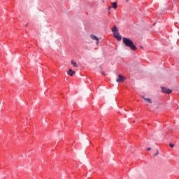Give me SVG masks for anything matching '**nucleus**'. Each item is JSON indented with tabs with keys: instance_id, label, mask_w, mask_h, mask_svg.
Returning a JSON list of instances; mask_svg holds the SVG:
<instances>
[{
	"instance_id": "nucleus-6",
	"label": "nucleus",
	"mask_w": 179,
	"mask_h": 179,
	"mask_svg": "<svg viewBox=\"0 0 179 179\" xmlns=\"http://www.w3.org/2000/svg\"><path fill=\"white\" fill-rule=\"evenodd\" d=\"M142 99H143V100H145V101H148V103L149 104H152V99H149V98H146L145 97V96H141Z\"/></svg>"
},
{
	"instance_id": "nucleus-4",
	"label": "nucleus",
	"mask_w": 179,
	"mask_h": 179,
	"mask_svg": "<svg viewBox=\"0 0 179 179\" xmlns=\"http://www.w3.org/2000/svg\"><path fill=\"white\" fill-rule=\"evenodd\" d=\"M162 93H167V94H170L171 93V92H173V91L169 88L162 87Z\"/></svg>"
},
{
	"instance_id": "nucleus-5",
	"label": "nucleus",
	"mask_w": 179,
	"mask_h": 179,
	"mask_svg": "<svg viewBox=\"0 0 179 179\" xmlns=\"http://www.w3.org/2000/svg\"><path fill=\"white\" fill-rule=\"evenodd\" d=\"M90 38H92V40H94L96 42V45H99V38L94 35H91L90 36Z\"/></svg>"
},
{
	"instance_id": "nucleus-8",
	"label": "nucleus",
	"mask_w": 179,
	"mask_h": 179,
	"mask_svg": "<svg viewBox=\"0 0 179 179\" xmlns=\"http://www.w3.org/2000/svg\"><path fill=\"white\" fill-rule=\"evenodd\" d=\"M67 73L69 75V76H72L75 73V71H73L72 69H69L67 71Z\"/></svg>"
},
{
	"instance_id": "nucleus-11",
	"label": "nucleus",
	"mask_w": 179,
	"mask_h": 179,
	"mask_svg": "<svg viewBox=\"0 0 179 179\" xmlns=\"http://www.w3.org/2000/svg\"><path fill=\"white\" fill-rule=\"evenodd\" d=\"M169 145L171 146V148H174V144L171 143Z\"/></svg>"
},
{
	"instance_id": "nucleus-2",
	"label": "nucleus",
	"mask_w": 179,
	"mask_h": 179,
	"mask_svg": "<svg viewBox=\"0 0 179 179\" xmlns=\"http://www.w3.org/2000/svg\"><path fill=\"white\" fill-rule=\"evenodd\" d=\"M112 32L115 38H117V41H121V40H122V37L120 35V33H118V28H117L116 26L113 27Z\"/></svg>"
},
{
	"instance_id": "nucleus-3",
	"label": "nucleus",
	"mask_w": 179,
	"mask_h": 179,
	"mask_svg": "<svg viewBox=\"0 0 179 179\" xmlns=\"http://www.w3.org/2000/svg\"><path fill=\"white\" fill-rule=\"evenodd\" d=\"M124 80H125V77H124L121 74H119L118 78L116 79V82H117L118 83H121L124 82Z\"/></svg>"
},
{
	"instance_id": "nucleus-1",
	"label": "nucleus",
	"mask_w": 179,
	"mask_h": 179,
	"mask_svg": "<svg viewBox=\"0 0 179 179\" xmlns=\"http://www.w3.org/2000/svg\"><path fill=\"white\" fill-rule=\"evenodd\" d=\"M122 40L123 43L124 45H126V47H129L131 48V50H132V51H136V46L134 45V41H132V40L125 37H123Z\"/></svg>"
},
{
	"instance_id": "nucleus-7",
	"label": "nucleus",
	"mask_w": 179,
	"mask_h": 179,
	"mask_svg": "<svg viewBox=\"0 0 179 179\" xmlns=\"http://www.w3.org/2000/svg\"><path fill=\"white\" fill-rule=\"evenodd\" d=\"M71 65H73V66L74 68H78L79 66V65H78V64L73 60H71Z\"/></svg>"
},
{
	"instance_id": "nucleus-12",
	"label": "nucleus",
	"mask_w": 179,
	"mask_h": 179,
	"mask_svg": "<svg viewBox=\"0 0 179 179\" xmlns=\"http://www.w3.org/2000/svg\"><path fill=\"white\" fill-rule=\"evenodd\" d=\"M147 150H152V148H147Z\"/></svg>"
},
{
	"instance_id": "nucleus-15",
	"label": "nucleus",
	"mask_w": 179,
	"mask_h": 179,
	"mask_svg": "<svg viewBox=\"0 0 179 179\" xmlns=\"http://www.w3.org/2000/svg\"><path fill=\"white\" fill-rule=\"evenodd\" d=\"M128 1H129V0H127V2H128Z\"/></svg>"
},
{
	"instance_id": "nucleus-10",
	"label": "nucleus",
	"mask_w": 179,
	"mask_h": 179,
	"mask_svg": "<svg viewBox=\"0 0 179 179\" xmlns=\"http://www.w3.org/2000/svg\"><path fill=\"white\" fill-rule=\"evenodd\" d=\"M157 155H159V150H157V152L154 156H157Z\"/></svg>"
},
{
	"instance_id": "nucleus-14",
	"label": "nucleus",
	"mask_w": 179,
	"mask_h": 179,
	"mask_svg": "<svg viewBox=\"0 0 179 179\" xmlns=\"http://www.w3.org/2000/svg\"><path fill=\"white\" fill-rule=\"evenodd\" d=\"M141 48H143V47H141Z\"/></svg>"
},
{
	"instance_id": "nucleus-9",
	"label": "nucleus",
	"mask_w": 179,
	"mask_h": 179,
	"mask_svg": "<svg viewBox=\"0 0 179 179\" xmlns=\"http://www.w3.org/2000/svg\"><path fill=\"white\" fill-rule=\"evenodd\" d=\"M112 6L113 9H117V2L112 3Z\"/></svg>"
},
{
	"instance_id": "nucleus-13",
	"label": "nucleus",
	"mask_w": 179,
	"mask_h": 179,
	"mask_svg": "<svg viewBox=\"0 0 179 179\" xmlns=\"http://www.w3.org/2000/svg\"><path fill=\"white\" fill-rule=\"evenodd\" d=\"M108 10H111V6L108 7Z\"/></svg>"
}]
</instances>
